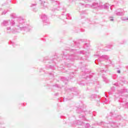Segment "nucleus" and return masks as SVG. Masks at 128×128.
Returning <instances> with one entry per match:
<instances>
[{
  "label": "nucleus",
  "mask_w": 128,
  "mask_h": 128,
  "mask_svg": "<svg viewBox=\"0 0 128 128\" xmlns=\"http://www.w3.org/2000/svg\"><path fill=\"white\" fill-rule=\"evenodd\" d=\"M68 120H70V117H68Z\"/></svg>",
  "instance_id": "4d7b16f0"
},
{
  "label": "nucleus",
  "mask_w": 128,
  "mask_h": 128,
  "mask_svg": "<svg viewBox=\"0 0 128 128\" xmlns=\"http://www.w3.org/2000/svg\"><path fill=\"white\" fill-rule=\"evenodd\" d=\"M116 90V88H114V86H113L111 88V91L108 92V94L110 95V94H114V92Z\"/></svg>",
  "instance_id": "5701e85b"
},
{
  "label": "nucleus",
  "mask_w": 128,
  "mask_h": 128,
  "mask_svg": "<svg viewBox=\"0 0 128 128\" xmlns=\"http://www.w3.org/2000/svg\"><path fill=\"white\" fill-rule=\"evenodd\" d=\"M65 64L66 66L68 68H70V66H72V64Z\"/></svg>",
  "instance_id": "4c0bfd02"
},
{
  "label": "nucleus",
  "mask_w": 128,
  "mask_h": 128,
  "mask_svg": "<svg viewBox=\"0 0 128 128\" xmlns=\"http://www.w3.org/2000/svg\"><path fill=\"white\" fill-rule=\"evenodd\" d=\"M100 72H104V70H100Z\"/></svg>",
  "instance_id": "6e6d98bb"
},
{
  "label": "nucleus",
  "mask_w": 128,
  "mask_h": 128,
  "mask_svg": "<svg viewBox=\"0 0 128 128\" xmlns=\"http://www.w3.org/2000/svg\"><path fill=\"white\" fill-rule=\"evenodd\" d=\"M49 76H50V78H54V74L52 72H49L48 73Z\"/></svg>",
  "instance_id": "2f4dec72"
},
{
  "label": "nucleus",
  "mask_w": 128,
  "mask_h": 128,
  "mask_svg": "<svg viewBox=\"0 0 128 128\" xmlns=\"http://www.w3.org/2000/svg\"><path fill=\"white\" fill-rule=\"evenodd\" d=\"M78 54H84L86 58H88V52H86L85 50H81L78 52Z\"/></svg>",
  "instance_id": "f3484780"
},
{
  "label": "nucleus",
  "mask_w": 128,
  "mask_h": 128,
  "mask_svg": "<svg viewBox=\"0 0 128 128\" xmlns=\"http://www.w3.org/2000/svg\"><path fill=\"white\" fill-rule=\"evenodd\" d=\"M110 22H114V17H110Z\"/></svg>",
  "instance_id": "ea45409f"
},
{
  "label": "nucleus",
  "mask_w": 128,
  "mask_h": 128,
  "mask_svg": "<svg viewBox=\"0 0 128 128\" xmlns=\"http://www.w3.org/2000/svg\"><path fill=\"white\" fill-rule=\"evenodd\" d=\"M82 72H80V76L84 80L79 82L80 86H90L92 84V78L95 80H98V75L96 73H92L88 70L84 68V66L81 68Z\"/></svg>",
  "instance_id": "f03ea898"
},
{
  "label": "nucleus",
  "mask_w": 128,
  "mask_h": 128,
  "mask_svg": "<svg viewBox=\"0 0 128 128\" xmlns=\"http://www.w3.org/2000/svg\"><path fill=\"white\" fill-rule=\"evenodd\" d=\"M10 24L12 26H15V29L14 30H11L13 34L20 32H28L32 30V26H30V24H26L24 18H18L16 21L12 20H4L1 23V26H8Z\"/></svg>",
  "instance_id": "f257e3e1"
},
{
  "label": "nucleus",
  "mask_w": 128,
  "mask_h": 128,
  "mask_svg": "<svg viewBox=\"0 0 128 128\" xmlns=\"http://www.w3.org/2000/svg\"><path fill=\"white\" fill-rule=\"evenodd\" d=\"M64 12H66V9H65V8H63L62 13L64 14Z\"/></svg>",
  "instance_id": "c03bdc74"
},
{
  "label": "nucleus",
  "mask_w": 128,
  "mask_h": 128,
  "mask_svg": "<svg viewBox=\"0 0 128 128\" xmlns=\"http://www.w3.org/2000/svg\"><path fill=\"white\" fill-rule=\"evenodd\" d=\"M6 30H10V27H8L6 28Z\"/></svg>",
  "instance_id": "a18cd8bd"
},
{
  "label": "nucleus",
  "mask_w": 128,
  "mask_h": 128,
  "mask_svg": "<svg viewBox=\"0 0 128 128\" xmlns=\"http://www.w3.org/2000/svg\"><path fill=\"white\" fill-rule=\"evenodd\" d=\"M102 10L103 8H104V10H108V8H110L106 4L102 5Z\"/></svg>",
  "instance_id": "393cba45"
},
{
  "label": "nucleus",
  "mask_w": 128,
  "mask_h": 128,
  "mask_svg": "<svg viewBox=\"0 0 128 128\" xmlns=\"http://www.w3.org/2000/svg\"><path fill=\"white\" fill-rule=\"evenodd\" d=\"M9 32H7V34H8Z\"/></svg>",
  "instance_id": "e2e57ef3"
},
{
  "label": "nucleus",
  "mask_w": 128,
  "mask_h": 128,
  "mask_svg": "<svg viewBox=\"0 0 128 128\" xmlns=\"http://www.w3.org/2000/svg\"><path fill=\"white\" fill-rule=\"evenodd\" d=\"M90 98L91 100H94V98H98V96H96V94H94L91 95Z\"/></svg>",
  "instance_id": "c756f323"
},
{
  "label": "nucleus",
  "mask_w": 128,
  "mask_h": 128,
  "mask_svg": "<svg viewBox=\"0 0 128 128\" xmlns=\"http://www.w3.org/2000/svg\"><path fill=\"white\" fill-rule=\"evenodd\" d=\"M106 118L108 119V120L109 121L108 124L101 122L97 123L98 126H100L102 128H117V126H118V123L113 122H110V120H114V118H116V120H122V116L116 112V110L110 112L106 116Z\"/></svg>",
  "instance_id": "7ed1b4c3"
},
{
  "label": "nucleus",
  "mask_w": 128,
  "mask_h": 128,
  "mask_svg": "<svg viewBox=\"0 0 128 128\" xmlns=\"http://www.w3.org/2000/svg\"><path fill=\"white\" fill-rule=\"evenodd\" d=\"M82 0L83 2H86V0H88V2H90V0Z\"/></svg>",
  "instance_id": "49530a36"
},
{
  "label": "nucleus",
  "mask_w": 128,
  "mask_h": 128,
  "mask_svg": "<svg viewBox=\"0 0 128 128\" xmlns=\"http://www.w3.org/2000/svg\"><path fill=\"white\" fill-rule=\"evenodd\" d=\"M66 20H72V17L70 16V14H66V16H65Z\"/></svg>",
  "instance_id": "7c9ffc66"
},
{
  "label": "nucleus",
  "mask_w": 128,
  "mask_h": 128,
  "mask_svg": "<svg viewBox=\"0 0 128 128\" xmlns=\"http://www.w3.org/2000/svg\"><path fill=\"white\" fill-rule=\"evenodd\" d=\"M62 16H64V14H62Z\"/></svg>",
  "instance_id": "680f3d73"
},
{
  "label": "nucleus",
  "mask_w": 128,
  "mask_h": 128,
  "mask_svg": "<svg viewBox=\"0 0 128 128\" xmlns=\"http://www.w3.org/2000/svg\"><path fill=\"white\" fill-rule=\"evenodd\" d=\"M62 58H64V60H68V62H74V60H82L84 61V60H86L88 58H82H82H78V56H75L73 54H66V52L63 53V56H62Z\"/></svg>",
  "instance_id": "423d86ee"
},
{
  "label": "nucleus",
  "mask_w": 128,
  "mask_h": 128,
  "mask_svg": "<svg viewBox=\"0 0 128 128\" xmlns=\"http://www.w3.org/2000/svg\"><path fill=\"white\" fill-rule=\"evenodd\" d=\"M117 72H118V74H120V70H118L117 71Z\"/></svg>",
  "instance_id": "8fccbe9b"
},
{
  "label": "nucleus",
  "mask_w": 128,
  "mask_h": 128,
  "mask_svg": "<svg viewBox=\"0 0 128 128\" xmlns=\"http://www.w3.org/2000/svg\"><path fill=\"white\" fill-rule=\"evenodd\" d=\"M9 44H12V46H14H14H16V44L14 42L12 41H10L9 42Z\"/></svg>",
  "instance_id": "473e14b6"
},
{
  "label": "nucleus",
  "mask_w": 128,
  "mask_h": 128,
  "mask_svg": "<svg viewBox=\"0 0 128 128\" xmlns=\"http://www.w3.org/2000/svg\"><path fill=\"white\" fill-rule=\"evenodd\" d=\"M112 6H114V5H112V6H110V8L111 10H112Z\"/></svg>",
  "instance_id": "3c124183"
},
{
  "label": "nucleus",
  "mask_w": 128,
  "mask_h": 128,
  "mask_svg": "<svg viewBox=\"0 0 128 128\" xmlns=\"http://www.w3.org/2000/svg\"><path fill=\"white\" fill-rule=\"evenodd\" d=\"M86 46H88V44L85 43L84 44V48H86Z\"/></svg>",
  "instance_id": "37998d69"
},
{
  "label": "nucleus",
  "mask_w": 128,
  "mask_h": 128,
  "mask_svg": "<svg viewBox=\"0 0 128 128\" xmlns=\"http://www.w3.org/2000/svg\"><path fill=\"white\" fill-rule=\"evenodd\" d=\"M95 56H98V58L95 60V64H98V62H102V60H108V62H110V64H112V62H110V58L108 56L106 55H96Z\"/></svg>",
  "instance_id": "1a4fd4ad"
},
{
  "label": "nucleus",
  "mask_w": 128,
  "mask_h": 128,
  "mask_svg": "<svg viewBox=\"0 0 128 128\" xmlns=\"http://www.w3.org/2000/svg\"><path fill=\"white\" fill-rule=\"evenodd\" d=\"M73 44H74V45L72 46H76V44H76V42H73Z\"/></svg>",
  "instance_id": "a19ab883"
},
{
  "label": "nucleus",
  "mask_w": 128,
  "mask_h": 128,
  "mask_svg": "<svg viewBox=\"0 0 128 128\" xmlns=\"http://www.w3.org/2000/svg\"><path fill=\"white\" fill-rule=\"evenodd\" d=\"M6 12H8V10H4L3 12H2V14L4 15V14H6Z\"/></svg>",
  "instance_id": "e433bc0d"
},
{
  "label": "nucleus",
  "mask_w": 128,
  "mask_h": 128,
  "mask_svg": "<svg viewBox=\"0 0 128 128\" xmlns=\"http://www.w3.org/2000/svg\"><path fill=\"white\" fill-rule=\"evenodd\" d=\"M67 122L69 124V125H70V126H74V124H72V122H68V120H66V124Z\"/></svg>",
  "instance_id": "f704fd0d"
},
{
  "label": "nucleus",
  "mask_w": 128,
  "mask_h": 128,
  "mask_svg": "<svg viewBox=\"0 0 128 128\" xmlns=\"http://www.w3.org/2000/svg\"><path fill=\"white\" fill-rule=\"evenodd\" d=\"M81 32H84V29H81Z\"/></svg>",
  "instance_id": "603ef678"
},
{
  "label": "nucleus",
  "mask_w": 128,
  "mask_h": 128,
  "mask_svg": "<svg viewBox=\"0 0 128 128\" xmlns=\"http://www.w3.org/2000/svg\"><path fill=\"white\" fill-rule=\"evenodd\" d=\"M0 10H2V8H0Z\"/></svg>",
  "instance_id": "13d9d810"
},
{
  "label": "nucleus",
  "mask_w": 128,
  "mask_h": 128,
  "mask_svg": "<svg viewBox=\"0 0 128 128\" xmlns=\"http://www.w3.org/2000/svg\"><path fill=\"white\" fill-rule=\"evenodd\" d=\"M114 14L116 16H122L124 14V9H118L114 12Z\"/></svg>",
  "instance_id": "2eb2a0df"
},
{
  "label": "nucleus",
  "mask_w": 128,
  "mask_h": 128,
  "mask_svg": "<svg viewBox=\"0 0 128 128\" xmlns=\"http://www.w3.org/2000/svg\"><path fill=\"white\" fill-rule=\"evenodd\" d=\"M106 66H105V68H106Z\"/></svg>",
  "instance_id": "bf43d9fd"
},
{
  "label": "nucleus",
  "mask_w": 128,
  "mask_h": 128,
  "mask_svg": "<svg viewBox=\"0 0 128 128\" xmlns=\"http://www.w3.org/2000/svg\"><path fill=\"white\" fill-rule=\"evenodd\" d=\"M86 14V11H82L80 12V16H84V14Z\"/></svg>",
  "instance_id": "72a5a7b5"
},
{
  "label": "nucleus",
  "mask_w": 128,
  "mask_h": 128,
  "mask_svg": "<svg viewBox=\"0 0 128 128\" xmlns=\"http://www.w3.org/2000/svg\"><path fill=\"white\" fill-rule=\"evenodd\" d=\"M82 6H85V8H92V5L90 4H84V3H80Z\"/></svg>",
  "instance_id": "c85d7f7f"
},
{
  "label": "nucleus",
  "mask_w": 128,
  "mask_h": 128,
  "mask_svg": "<svg viewBox=\"0 0 128 128\" xmlns=\"http://www.w3.org/2000/svg\"><path fill=\"white\" fill-rule=\"evenodd\" d=\"M76 112L77 114H81L79 115V118H80V120H86V122H88V119H86V116H84V114H92V116H96V112H92V111L88 112L84 110V103H82V102H80L79 103H77L76 104Z\"/></svg>",
  "instance_id": "20e7f679"
},
{
  "label": "nucleus",
  "mask_w": 128,
  "mask_h": 128,
  "mask_svg": "<svg viewBox=\"0 0 128 128\" xmlns=\"http://www.w3.org/2000/svg\"><path fill=\"white\" fill-rule=\"evenodd\" d=\"M102 78H103L104 82H106V84H108V80L106 77V76L104 74L102 75Z\"/></svg>",
  "instance_id": "412c9836"
},
{
  "label": "nucleus",
  "mask_w": 128,
  "mask_h": 128,
  "mask_svg": "<svg viewBox=\"0 0 128 128\" xmlns=\"http://www.w3.org/2000/svg\"><path fill=\"white\" fill-rule=\"evenodd\" d=\"M106 98H108V96L106 95Z\"/></svg>",
  "instance_id": "052dcab7"
},
{
  "label": "nucleus",
  "mask_w": 128,
  "mask_h": 128,
  "mask_svg": "<svg viewBox=\"0 0 128 128\" xmlns=\"http://www.w3.org/2000/svg\"><path fill=\"white\" fill-rule=\"evenodd\" d=\"M92 8H96V10H102V3H96L94 2L92 4Z\"/></svg>",
  "instance_id": "ddd939ff"
},
{
  "label": "nucleus",
  "mask_w": 128,
  "mask_h": 128,
  "mask_svg": "<svg viewBox=\"0 0 128 128\" xmlns=\"http://www.w3.org/2000/svg\"><path fill=\"white\" fill-rule=\"evenodd\" d=\"M53 88H58L60 90V88H62V87L58 85V84H56L52 86Z\"/></svg>",
  "instance_id": "cd10ccee"
},
{
  "label": "nucleus",
  "mask_w": 128,
  "mask_h": 128,
  "mask_svg": "<svg viewBox=\"0 0 128 128\" xmlns=\"http://www.w3.org/2000/svg\"><path fill=\"white\" fill-rule=\"evenodd\" d=\"M44 72V70L43 69H42V68H41V69L40 70V72Z\"/></svg>",
  "instance_id": "de8ad7c7"
},
{
  "label": "nucleus",
  "mask_w": 128,
  "mask_h": 128,
  "mask_svg": "<svg viewBox=\"0 0 128 128\" xmlns=\"http://www.w3.org/2000/svg\"><path fill=\"white\" fill-rule=\"evenodd\" d=\"M56 60H58V55L56 54L54 56L52 59H48V58H45L43 60L44 62H46L47 64H54Z\"/></svg>",
  "instance_id": "9d476101"
},
{
  "label": "nucleus",
  "mask_w": 128,
  "mask_h": 128,
  "mask_svg": "<svg viewBox=\"0 0 128 128\" xmlns=\"http://www.w3.org/2000/svg\"><path fill=\"white\" fill-rule=\"evenodd\" d=\"M10 18H16L14 20V22H16V20H18V18H22V17H18V16H16V14L15 13H12L10 14Z\"/></svg>",
  "instance_id": "a211bd4d"
},
{
  "label": "nucleus",
  "mask_w": 128,
  "mask_h": 128,
  "mask_svg": "<svg viewBox=\"0 0 128 128\" xmlns=\"http://www.w3.org/2000/svg\"><path fill=\"white\" fill-rule=\"evenodd\" d=\"M33 12H38V9H36V8H34L33 9Z\"/></svg>",
  "instance_id": "79ce46f5"
},
{
  "label": "nucleus",
  "mask_w": 128,
  "mask_h": 128,
  "mask_svg": "<svg viewBox=\"0 0 128 128\" xmlns=\"http://www.w3.org/2000/svg\"><path fill=\"white\" fill-rule=\"evenodd\" d=\"M62 72H66V74H70V76L68 78L64 76L61 77V80H62V82H65V84H67L66 82H68L70 80H72V78H74V74L76 73H74V72H70V70L66 71V70H63Z\"/></svg>",
  "instance_id": "6e6552de"
},
{
  "label": "nucleus",
  "mask_w": 128,
  "mask_h": 128,
  "mask_svg": "<svg viewBox=\"0 0 128 128\" xmlns=\"http://www.w3.org/2000/svg\"><path fill=\"white\" fill-rule=\"evenodd\" d=\"M46 70H48V68H51V70H54V66L52 65H48L47 64L46 66Z\"/></svg>",
  "instance_id": "aec40b11"
},
{
  "label": "nucleus",
  "mask_w": 128,
  "mask_h": 128,
  "mask_svg": "<svg viewBox=\"0 0 128 128\" xmlns=\"http://www.w3.org/2000/svg\"><path fill=\"white\" fill-rule=\"evenodd\" d=\"M41 18L42 20L43 24L44 26H48V24H50V20L48 18V16L46 15V14H41Z\"/></svg>",
  "instance_id": "9b49d317"
},
{
  "label": "nucleus",
  "mask_w": 128,
  "mask_h": 128,
  "mask_svg": "<svg viewBox=\"0 0 128 128\" xmlns=\"http://www.w3.org/2000/svg\"><path fill=\"white\" fill-rule=\"evenodd\" d=\"M94 86H95V88H100V83H98V82L97 81H95L94 82Z\"/></svg>",
  "instance_id": "4be33fe9"
},
{
  "label": "nucleus",
  "mask_w": 128,
  "mask_h": 128,
  "mask_svg": "<svg viewBox=\"0 0 128 128\" xmlns=\"http://www.w3.org/2000/svg\"><path fill=\"white\" fill-rule=\"evenodd\" d=\"M40 4L43 6V8H46L48 7V0H40Z\"/></svg>",
  "instance_id": "4468645a"
},
{
  "label": "nucleus",
  "mask_w": 128,
  "mask_h": 128,
  "mask_svg": "<svg viewBox=\"0 0 128 128\" xmlns=\"http://www.w3.org/2000/svg\"><path fill=\"white\" fill-rule=\"evenodd\" d=\"M6 5V3H4V4H2V6H4Z\"/></svg>",
  "instance_id": "864d4df0"
},
{
  "label": "nucleus",
  "mask_w": 128,
  "mask_h": 128,
  "mask_svg": "<svg viewBox=\"0 0 128 128\" xmlns=\"http://www.w3.org/2000/svg\"><path fill=\"white\" fill-rule=\"evenodd\" d=\"M68 91L69 92L68 94V98H60L59 99V102H66L67 100H72L74 98V96H78L80 94V91L78 90H76V88L75 87L69 88L68 90Z\"/></svg>",
  "instance_id": "39448f33"
},
{
  "label": "nucleus",
  "mask_w": 128,
  "mask_h": 128,
  "mask_svg": "<svg viewBox=\"0 0 128 128\" xmlns=\"http://www.w3.org/2000/svg\"><path fill=\"white\" fill-rule=\"evenodd\" d=\"M36 6V4H31V6H30V7L31 8H34V6Z\"/></svg>",
  "instance_id": "58836bf2"
},
{
  "label": "nucleus",
  "mask_w": 128,
  "mask_h": 128,
  "mask_svg": "<svg viewBox=\"0 0 128 128\" xmlns=\"http://www.w3.org/2000/svg\"><path fill=\"white\" fill-rule=\"evenodd\" d=\"M124 92H128V89H126V88H124V89H122L120 92V94H124Z\"/></svg>",
  "instance_id": "b1692460"
},
{
  "label": "nucleus",
  "mask_w": 128,
  "mask_h": 128,
  "mask_svg": "<svg viewBox=\"0 0 128 128\" xmlns=\"http://www.w3.org/2000/svg\"><path fill=\"white\" fill-rule=\"evenodd\" d=\"M85 22V24H90V20L86 18H84V19H83L82 20V22Z\"/></svg>",
  "instance_id": "a878e982"
},
{
  "label": "nucleus",
  "mask_w": 128,
  "mask_h": 128,
  "mask_svg": "<svg viewBox=\"0 0 128 128\" xmlns=\"http://www.w3.org/2000/svg\"><path fill=\"white\" fill-rule=\"evenodd\" d=\"M108 48H112V44H108L106 46Z\"/></svg>",
  "instance_id": "c9c22d12"
},
{
  "label": "nucleus",
  "mask_w": 128,
  "mask_h": 128,
  "mask_svg": "<svg viewBox=\"0 0 128 128\" xmlns=\"http://www.w3.org/2000/svg\"><path fill=\"white\" fill-rule=\"evenodd\" d=\"M54 4H55L58 8H60V2L57 0H51Z\"/></svg>",
  "instance_id": "6ab92c4d"
},
{
  "label": "nucleus",
  "mask_w": 128,
  "mask_h": 128,
  "mask_svg": "<svg viewBox=\"0 0 128 128\" xmlns=\"http://www.w3.org/2000/svg\"><path fill=\"white\" fill-rule=\"evenodd\" d=\"M60 118H64V116H62Z\"/></svg>",
  "instance_id": "5fc2aeb1"
},
{
  "label": "nucleus",
  "mask_w": 128,
  "mask_h": 128,
  "mask_svg": "<svg viewBox=\"0 0 128 128\" xmlns=\"http://www.w3.org/2000/svg\"><path fill=\"white\" fill-rule=\"evenodd\" d=\"M118 82L120 84H126L127 82L124 78L122 77H120L118 80V82L114 83L113 85L115 86H120Z\"/></svg>",
  "instance_id": "f8f14e48"
},
{
  "label": "nucleus",
  "mask_w": 128,
  "mask_h": 128,
  "mask_svg": "<svg viewBox=\"0 0 128 128\" xmlns=\"http://www.w3.org/2000/svg\"><path fill=\"white\" fill-rule=\"evenodd\" d=\"M100 100H102V102H104V104H110V100L106 98H103L101 100H98V102H100Z\"/></svg>",
  "instance_id": "dca6fc26"
},
{
  "label": "nucleus",
  "mask_w": 128,
  "mask_h": 128,
  "mask_svg": "<svg viewBox=\"0 0 128 128\" xmlns=\"http://www.w3.org/2000/svg\"><path fill=\"white\" fill-rule=\"evenodd\" d=\"M54 96H58V93H56L54 94Z\"/></svg>",
  "instance_id": "09e8293b"
},
{
  "label": "nucleus",
  "mask_w": 128,
  "mask_h": 128,
  "mask_svg": "<svg viewBox=\"0 0 128 128\" xmlns=\"http://www.w3.org/2000/svg\"><path fill=\"white\" fill-rule=\"evenodd\" d=\"M114 100H118L120 102V106L124 108H128V102H126V98H122V96L118 94H116L114 96Z\"/></svg>",
  "instance_id": "0eeeda50"
},
{
  "label": "nucleus",
  "mask_w": 128,
  "mask_h": 128,
  "mask_svg": "<svg viewBox=\"0 0 128 128\" xmlns=\"http://www.w3.org/2000/svg\"><path fill=\"white\" fill-rule=\"evenodd\" d=\"M76 52V50L74 49H68L66 50V52Z\"/></svg>",
  "instance_id": "bb28decb"
}]
</instances>
